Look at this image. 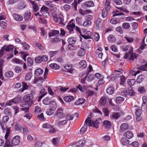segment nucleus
<instances>
[{
	"instance_id": "nucleus-36",
	"label": "nucleus",
	"mask_w": 147,
	"mask_h": 147,
	"mask_svg": "<svg viewBox=\"0 0 147 147\" xmlns=\"http://www.w3.org/2000/svg\"><path fill=\"white\" fill-rule=\"evenodd\" d=\"M108 10L106 8H104L102 9V18H104L107 17Z\"/></svg>"
},
{
	"instance_id": "nucleus-59",
	"label": "nucleus",
	"mask_w": 147,
	"mask_h": 147,
	"mask_svg": "<svg viewBox=\"0 0 147 147\" xmlns=\"http://www.w3.org/2000/svg\"><path fill=\"white\" fill-rule=\"evenodd\" d=\"M7 24L5 22H1L0 23V26L1 27L4 29H6L7 28Z\"/></svg>"
},
{
	"instance_id": "nucleus-33",
	"label": "nucleus",
	"mask_w": 147,
	"mask_h": 147,
	"mask_svg": "<svg viewBox=\"0 0 147 147\" xmlns=\"http://www.w3.org/2000/svg\"><path fill=\"white\" fill-rule=\"evenodd\" d=\"M31 13L29 11L26 12L24 16V18L25 20H28L30 18Z\"/></svg>"
},
{
	"instance_id": "nucleus-3",
	"label": "nucleus",
	"mask_w": 147,
	"mask_h": 147,
	"mask_svg": "<svg viewBox=\"0 0 147 147\" xmlns=\"http://www.w3.org/2000/svg\"><path fill=\"white\" fill-rule=\"evenodd\" d=\"M55 115L56 117L59 119H61L64 118L65 116L63 112V110L62 108H59L57 110Z\"/></svg>"
},
{
	"instance_id": "nucleus-5",
	"label": "nucleus",
	"mask_w": 147,
	"mask_h": 147,
	"mask_svg": "<svg viewBox=\"0 0 147 147\" xmlns=\"http://www.w3.org/2000/svg\"><path fill=\"white\" fill-rule=\"evenodd\" d=\"M76 38L74 37H71L69 38L67 40V42L69 45H68L67 48L70 50H72V49L71 48V45L74 44L76 42Z\"/></svg>"
},
{
	"instance_id": "nucleus-60",
	"label": "nucleus",
	"mask_w": 147,
	"mask_h": 147,
	"mask_svg": "<svg viewBox=\"0 0 147 147\" xmlns=\"http://www.w3.org/2000/svg\"><path fill=\"white\" fill-rule=\"evenodd\" d=\"M66 119L68 121L72 120L73 119V117L71 115L67 114L65 116Z\"/></svg>"
},
{
	"instance_id": "nucleus-46",
	"label": "nucleus",
	"mask_w": 147,
	"mask_h": 147,
	"mask_svg": "<svg viewBox=\"0 0 147 147\" xmlns=\"http://www.w3.org/2000/svg\"><path fill=\"white\" fill-rule=\"evenodd\" d=\"M85 141L84 140H80L76 144V146L78 147H81L84 146L85 143Z\"/></svg>"
},
{
	"instance_id": "nucleus-14",
	"label": "nucleus",
	"mask_w": 147,
	"mask_h": 147,
	"mask_svg": "<svg viewBox=\"0 0 147 147\" xmlns=\"http://www.w3.org/2000/svg\"><path fill=\"white\" fill-rule=\"evenodd\" d=\"M84 6L87 7H93L94 6V3L92 1H88L84 3Z\"/></svg>"
},
{
	"instance_id": "nucleus-26",
	"label": "nucleus",
	"mask_w": 147,
	"mask_h": 147,
	"mask_svg": "<svg viewBox=\"0 0 147 147\" xmlns=\"http://www.w3.org/2000/svg\"><path fill=\"white\" fill-rule=\"evenodd\" d=\"M85 49L81 48L78 53V55L80 57L84 56L86 53Z\"/></svg>"
},
{
	"instance_id": "nucleus-39",
	"label": "nucleus",
	"mask_w": 147,
	"mask_h": 147,
	"mask_svg": "<svg viewBox=\"0 0 147 147\" xmlns=\"http://www.w3.org/2000/svg\"><path fill=\"white\" fill-rule=\"evenodd\" d=\"M145 76L143 75H140L137 78L136 82L138 83H140L142 82L144 80Z\"/></svg>"
},
{
	"instance_id": "nucleus-47",
	"label": "nucleus",
	"mask_w": 147,
	"mask_h": 147,
	"mask_svg": "<svg viewBox=\"0 0 147 147\" xmlns=\"http://www.w3.org/2000/svg\"><path fill=\"white\" fill-rule=\"evenodd\" d=\"M50 109L53 111H55L56 108V104L54 102H52L50 103Z\"/></svg>"
},
{
	"instance_id": "nucleus-43",
	"label": "nucleus",
	"mask_w": 147,
	"mask_h": 147,
	"mask_svg": "<svg viewBox=\"0 0 147 147\" xmlns=\"http://www.w3.org/2000/svg\"><path fill=\"white\" fill-rule=\"evenodd\" d=\"M128 84L131 86H132L136 82V80L134 79L128 80L127 81Z\"/></svg>"
},
{
	"instance_id": "nucleus-2",
	"label": "nucleus",
	"mask_w": 147,
	"mask_h": 147,
	"mask_svg": "<svg viewBox=\"0 0 147 147\" xmlns=\"http://www.w3.org/2000/svg\"><path fill=\"white\" fill-rule=\"evenodd\" d=\"M52 16L53 18L54 21L58 24L62 25H65V24L63 23L64 21V17L63 15L61 14H59L57 16L55 13L52 14Z\"/></svg>"
},
{
	"instance_id": "nucleus-11",
	"label": "nucleus",
	"mask_w": 147,
	"mask_h": 147,
	"mask_svg": "<svg viewBox=\"0 0 147 147\" xmlns=\"http://www.w3.org/2000/svg\"><path fill=\"white\" fill-rule=\"evenodd\" d=\"M13 145H17L20 143V137L19 136H16L13 138L11 140Z\"/></svg>"
},
{
	"instance_id": "nucleus-34",
	"label": "nucleus",
	"mask_w": 147,
	"mask_h": 147,
	"mask_svg": "<svg viewBox=\"0 0 147 147\" xmlns=\"http://www.w3.org/2000/svg\"><path fill=\"white\" fill-rule=\"evenodd\" d=\"M114 89L112 87H109L107 88L106 90L107 93L109 94H112L114 92Z\"/></svg>"
},
{
	"instance_id": "nucleus-6",
	"label": "nucleus",
	"mask_w": 147,
	"mask_h": 147,
	"mask_svg": "<svg viewBox=\"0 0 147 147\" xmlns=\"http://www.w3.org/2000/svg\"><path fill=\"white\" fill-rule=\"evenodd\" d=\"M103 22V21L101 18H98L97 19L96 22V28L97 30H99L102 28Z\"/></svg>"
},
{
	"instance_id": "nucleus-56",
	"label": "nucleus",
	"mask_w": 147,
	"mask_h": 147,
	"mask_svg": "<svg viewBox=\"0 0 147 147\" xmlns=\"http://www.w3.org/2000/svg\"><path fill=\"white\" fill-rule=\"evenodd\" d=\"M126 80L125 77L124 76H121L120 77V84L121 85L123 84L126 81Z\"/></svg>"
},
{
	"instance_id": "nucleus-19",
	"label": "nucleus",
	"mask_w": 147,
	"mask_h": 147,
	"mask_svg": "<svg viewBox=\"0 0 147 147\" xmlns=\"http://www.w3.org/2000/svg\"><path fill=\"white\" fill-rule=\"evenodd\" d=\"M67 122L68 121H67V120L65 119L62 121H60L58 122H56V124L59 126H63L66 124Z\"/></svg>"
},
{
	"instance_id": "nucleus-15",
	"label": "nucleus",
	"mask_w": 147,
	"mask_h": 147,
	"mask_svg": "<svg viewBox=\"0 0 147 147\" xmlns=\"http://www.w3.org/2000/svg\"><path fill=\"white\" fill-rule=\"evenodd\" d=\"M32 6V8L34 11V12H37L39 9L37 3H36L35 2H32L31 3Z\"/></svg>"
},
{
	"instance_id": "nucleus-10",
	"label": "nucleus",
	"mask_w": 147,
	"mask_h": 147,
	"mask_svg": "<svg viewBox=\"0 0 147 147\" xmlns=\"http://www.w3.org/2000/svg\"><path fill=\"white\" fill-rule=\"evenodd\" d=\"M91 33L89 31H85L83 32V34H81V35L83 38L86 39L91 38Z\"/></svg>"
},
{
	"instance_id": "nucleus-51",
	"label": "nucleus",
	"mask_w": 147,
	"mask_h": 147,
	"mask_svg": "<svg viewBox=\"0 0 147 147\" xmlns=\"http://www.w3.org/2000/svg\"><path fill=\"white\" fill-rule=\"evenodd\" d=\"M27 62L28 65L30 66H31L33 65V61L31 58L28 57L27 59Z\"/></svg>"
},
{
	"instance_id": "nucleus-50",
	"label": "nucleus",
	"mask_w": 147,
	"mask_h": 147,
	"mask_svg": "<svg viewBox=\"0 0 147 147\" xmlns=\"http://www.w3.org/2000/svg\"><path fill=\"white\" fill-rule=\"evenodd\" d=\"M113 17L123 15L124 14L122 12L119 13V11L118 10H116L115 11H114L113 13Z\"/></svg>"
},
{
	"instance_id": "nucleus-44",
	"label": "nucleus",
	"mask_w": 147,
	"mask_h": 147,
	"mask_svg": "<svg viewBox=\"0 0 147 147\" xmlns=\"http://www.w3.org/2000/svg\"><path fill=\"white\" fill-rule=\"evenodd\" d=\"M12 61L13 62H15L16 64H22L23 63V62L22 60H20L19 59L14 58L13 59Z\"/></svg>"
},
{
	"instance_id": "nucleus-12",
	"label": "nucleus",
	"mask_w": 147,
	"mask_h": 147,
	"mask_svg": "<svg viewBox=\"0 0 147 147\" xmlns=\"http://www.w3.org/2000/svg\"><path fill=\"white\" fill-rule=\"evenodd\" d=\"M84 125H86L87 127L88 126L93 127V121H92L91 118L89 117L87 118L86 120Z\"/></svg>"
},
{
	"instance_id": "nucleus-27",
	"label": "nucleus",
	"mask_w": 147,
	"mask_h": 147,
	"mask_svg": "<svg viewBox=\"0 0 147 147\" xmlns=\"http://www.w3.org/2000/svg\"><path fill=\"white\" fill-rule=\"evenodd\" d=\"M74 97L72 96H66L64 98V100L67 102H69L74 100Z\"/></svg>"
},
{
	"instance_id": "nucleus-31",
	"label": "nucleus",
	"mask_w": 147,
	"mask_h": 147,
	"mask_svg": "<svg viewBox=\"0 0 147 147\" xmlns=\"http://www.w3.org/2000/svg\"><path fill=\"white\" fill-rule=\"evenodd\" d=\"M103 124L104 127L107 128H110L111 127V124L110 122L107 120L105 121Z\"/></svg>"
},
{
	"instance_id": "nucleus-13",
	"label": "nucleus",
	"mask_w": 147,
	"mask_h": 147,
	"mask_svg": "<svg viewBox=\"0 0 147 147\" xmlns=\"http://www.w3.org/2000/svg\"><path fill=\"white\" fill-rule=\"evenodd\" d=\"M75 24L74 23L70 22L67 25L66 28L70 32H71L73 30V29L75 28Z\"/></svg>"
},
{
	"instance_id": "nucleus-37",
	"label": "nucleus",
	"mask_w": 147,
	"mask_h": 147,
	"mask_svg": "<svg viewBox=\"0 0 147 147\" xmlns=\"http://www.w3.org/2000/svg\"><path fill=\"white\" fill-rule=\"evenodd\" d=\"M32 76V74L30 72L27 73L25 76V79L26 80L28 81L30 80Z\"/></svg>"
},
{
	"instance_id": "nucleus-48",
	"label": "nucleus",
	"mask_w": 147,
	"mask_h": 147,
	"mask_svg": "<svg viewBox=\"0 0 147 147\" xmlns=\"http://www.w3.org/2000/svg\"><path fill=\"white\" fill-rule=\"evenodd\" d=\"M119 22V20L118 18H112L110 21V22L113 24H115Z\"/></svg>"
},
{
	"instance_id": "nucleus-16",
	"label": "nucleus",
	"mask_w": 147,
	"mask_h": 147,
	"mask_svg": "<svg viewBox=\"0 0 147 147\" xmlns=\"http://www.w3.org/2000/svg\"><path fill=\"white\" fill-rule=\"evenodd\" d=\"M59 31L57 30H53L49 33V36L50 37L58 36L59 35Z\"/></svg>"
},
{
	"instance_id": "nucleus-1",
	"label": "nucleus",
	"mask_w": 147,
	"mask_h": 147,
	"mask_svg": "<svg viewBox=\"0 0 147 147\" xmlns=\"http://www.w3.org/2000/svg\"><path fill=\"white\" fill-rule=\"evenodd\" d=\"M33 97L32 95H25L23 98V100L26 103V104H22L20 105L21 107H24L25 105H27V106H29L33 104V101L32 100Z\"/></svg>"
},
{
	"instance_id": "nucleus-41",
	"label": "nucleus",
	"mask_w": 147,
	"mask_h": 147,
	"mask_svg": "<svg viewBox=\"0 0 147 147\" xmlns=\"http://www.w3.org/2000/svg\"><path fill=\"white\" fill-rule=\"evenodd\" d=\"M87 126L84 125V126L81 127L80 129V134L81 135L84 134L87 130Z\"/></svg>"
},
{
	"instance_id": "nucleus-45",
	"label": "nucleus",
	"mask_w": 147,
	"mask_h": 147,
	"mask_svg": "<svg viewBox=\"0 0 147 147\" xmlns=\"http://www.w3.org/2000/svg\"><path fill=\"white\" fill-rule=\"evenodd\" d=\"M120 116L118 113H115L112 114L111 118L112 119H117Z\"/></svg>"
},
{
	"instance_id": "nucleus-42",
	"label": "nucleus",
	"mask_w": 147,
	"mask_h": 147,
	"mask_svg": "<svg viewBox=\"0 0 147 147\" xmlns=\"http://www.w3.org/2000/svg\"><path fill=\"white\" fill-rule=\"evenodd\" d=\"M80 67L83 68H85L87 66L86 62L84 60H82L79 63Z\"/></svg>"
},
{
	"instance_id": "nucleus-21",
	"label": "nucleus",
	"mask_w": 147,
	"mask_h": 147,
	"mask_svg": "<svg viewBox=\"0 0 147 147\" xmlns=\"http://www.w3.org/2000/svg\"><path fill=\"white\" fill-rule=\"evenodd\" d=\"M43 73V70L41 68H38L35 70L34 74L37 76H40L42 75Z\"/></svg>"
},
{
	"instance_id": "nucleus-55",
	"label": "nucleus",
	"mask_w": 147,
	"mask_h": 147,
	"mask_svg": "<svg viewBox=\"0 0 147 147\" xmlns=\"http://www.w3.org/2000/svg\"><path fill=\"white\" fill-rule=\"evenodd\" d=\"M23 133L24 135H27L29 133V131L26 127L25 126L22 127Z\"/></svg>"
},
{
	"instance_id": "nucleus-24",
	"label": "nucleus",
	"mask_w": 147,
	"mask_h": 147,
	"mask_svg": "<svg viewBox=\"0 0 147 147\" xmlns=\"http://www.w3.org/2000/svg\"><path fill=\"white\" fill-rule=\"evenodd\" d=\"M65 68L67 71V72L70 73H72L73 69L71 65H66L64 67Z\"/></svg>"
},
{
	"instance_id": "nucleus-30",
	"label": "nucleus",
	"mask_w": 147,
	"mask_h": 147,
	"mask_svg": "<svg viewBox=\"0 0 147 147\" xmlns=\"http://www.w3.org/2000/svg\"><path fill=\"white\" fill-rule=\"evenodd\" d=\"M124 98L121 96H118L116 98V102L117 104L122 103L124 100Z\"/></svg>"
},
{
	"instance_id": "nucleus-20",
	"label": "nucleus",
	"mask_w": 147,
	"mask_h": 147,
	"mask_svg": "<svg viewBox=\"0 0 147 147\" xmlns=\"http://www.w3.org/2000/svg\"><path fill=\"white\" fill-rule=\"evenodd\" d=\"M13 17L14 19L18 22L21 21L23 20V17L16 14L13 15Z\"/></svg>"
},
{
	"instance_id": "nucleus-25",
	"label": "nucleus",
	"mask_w": 147,
	"mask_h": 147,
	"mask_svg": "<svg viewBox=\"0 0 147 147\" xmlns=\"http://www.w3.org/2000/svg\"><path fill=\"white\" fill-rule=\"evenodd\" d=\"M126 94L127 95H133L135 94L133 90L130 88L127 89L125 91Z\"/></svg>"
},
{
	"instance_id": "nucleus-57",
	"label": "nucleus",
	"mask_w": 147,
	"mask_h": 147,
	"mask_svg": "<svg viewBox=\"0 0 147 147\" xmlns=\"http://www.w3.org/2000/svg\"><path fill=\"white\" fill-rule=\"evenodd\" d=\"M92 23L91 22L88 21L86 20L83 24V25L85 27H88Z\"/></svg>"
},
{
	"instance_id": "nucleus-4",
	"label": "nucleus",
	"mask_w": 147,
	"mask_h": 147,
	"mask_svg": "<svg viewBox=\"0 0 147 147\" xmlns=\"http://www.w3.org/2000/svg\"><path fill=\"white\" fill-rule=\"evenodd\" d=\"M138 57V54L136 53L133 54L131 51L128 53H126L124 55V58L126 59L129 57V60H134L135 59H136Z\"/></svg>"
},
{
	"instance_id": "nucleus-61",
	"label": "nucleus",
	"mask_w": 147,
	"mask_h": 147,
	"mask_svg": "<svg viewBox=\"0 0 147 147\" xmlns=\"http://www.w3.org/2000/svg\"><path fill=\"white\" fill-rule=\"evenodd\" d=\"M68 89V88H66L65 87H63L61 86L59 87V90L61 92H64L66 91Z\"/></svg>"
},
{
	"instance_id": "nucleus-8",
	"label": "nucleus",
	"mask_w": 147,
	"mask_h": 147,
	"mask_svg": "<svg viewBox=\"0 0 147 147\" xmlns=\"http://www.w3.org/2000/svg\"><path fill=\"white\" fill-rule=\"evenodd\" d=\"M20 101V98L19 97H17L13 99L6 103L7 105L10 106L13 104H16Z\"/></svg>"
},
{
	"instance_id": "nucleus-9",
	"label": "nucleus",
	"mask_w": 147,
	"mask_h": 147,
	"mask_svg": "<svg viewBox=\"0 0 147 147\" xmlns=\"http://www.w3.org/2000/svg\"><path fill=\"white\" fill-rule=\"evenodd\" d=\"M102 122V119L100 118L96 119L95 121H93V127L96 128H98L100 124Z\"/></svg>"
},
{
	"instance_id": "nucleus-62",
	"label": "nucleus",
	"mask_w": 147,
	"mask_h": 147,
	"mask_svg": "<svg viewBox=\"0 0 147 147\" xmlns=\"http://www.w3.org/2000/svg\"><path fill=\"white\" fill-rule=\"evenodd\" d=\"M130 25L129 23H124L123 24L122 27L125 29H128L130 27Z\"/></svg>"
},
{
	"instance_id": "nucleus-49",
	"label": "nucleus",
	"mask_w": 147,
	"mask_h": 147,
	"mask_svg": "<svg viewBox=\"0 0 147 147\" xmlns=\"http://www.w3.org/2000/svg\"><path fill=\"white\" fill-rule=\"evenodd\" d=\"M49 66L51 68L54 69H57L59 68V66L55 63L51 64Z\"/></svg>"
},
{
	"instance_id": "nucleus-35",
	"label": "nucleus",
	"mask_w": 147,
	"mask_h": 147,
	"mask_svg": "<svg viewBox=\"0 0 147 147\" xmlns=\"http://www.w3.org/2000/svg\"><path fill=\"white\" fill-rule=\"evenodd\" d=\"M13 76V72L10 71L6 72L5 74V76L7 78L12 77Z\"/></svg>"
},
{
	"instance_id": "nucleus-7",
	"label": "nucleus",
	"mask_w": 147,
	"mask_h": 147,
	"mask_svg": "<svg viewBox=\"0 0 147 147\" xmlns=\"http://www.w3.org/2000/svg\"><path fill=\"white\" fill-rule=\"evenodd\" d=\"M48 10L49 9L48 7L43 6L41 8L40 11L43 16L46 17L49 15V13L48 12Z\"/></svg>"
},
{
	"instance_id": "nucleus-22",
	"label": "nucleus",
	"mask_w": 147,
	"mask_h": 147,
	"mask_svg": "<svg viewBox=\"0 0 147 147\" xmlns=\"http://www.w3.org/2000/svg\"><path fill=\"white\" fill-rule=\"evenodd\" d=\"M121 142L122 144L126 146L129 144V140L125 138L122 137L121 138Z\"/></svg>"
},
{
	"instance_id": "nucleus-58",
	"label": "nucleus",
	"mask_w": 147,
	"mask_h": 147,
	"mask_svg": "<svg viewBox=\"0 0 147 147\" xmlns=\"http://www.w3.org/2000/svg\"><path fill=\"white\" fill-rule=\"evenodd\" d=\"M49 98L48 97L46 98L43 100V103L45 105H48L50 103Z\"/></svg>"
},
{
	"instance_id": "nucleus-53",
	"label": "nucleus",
	"mask_w": 147,
	"mask_h": 147,
	"mask_svg": "<svg viewBox=\"0 0 147 147\" xmlns=\"http://www.w3.org/2000/svg\"><path fill=\"white\" fill-rule=\"evenodd\" d=\"M108 39L111 42H113L115 40V37L112 35H110L108 37Z\"/></svg>"
},
{
	"instance_id": "nucleus-38",
	"label": "nucleus",
	"mask_w": 147,
	"mask_h": 147,
	"mask_svg": "<svg viewBox=\"0 0 147 147\" xmlns=\"http://www.w3.org/2000/svg\"><path fill=\"white\" fill-rule=\"evenodd\" d=\"M5 51H9L13 49V46L12 45H5L4 46Z\"/></svg>"
},
{
	"instance_id": "nucleus-63",
	"label": "nucleus",
	"mask_w": 147,
	"mask_h": 147,
	"mask_svg": "<svg viewBox=\"0 0 147 147\" xmlns=\"http://www.w3.org/2000/svg\"><path fill=\"white\" fill-rule=\"evenodd\" d=\"M58 52V51H51L49 52V55L50 57H52L55 55L57 54Z\"/></svg>"
},
{
	"instance_id": "nucleus-18",
	"label": "nucleus",
	"mask_w": 147,
	"mask_h": 147,
	"mask_svg": "<svg viewBox=\"0 0 147 147\" xmlns=\"http://www.w3.org/2000/svg\"><path fill=\"white\" fill-rule=\"evenodd\" d=\"M123 135L128 139H131L133 136L132 132L129 131L125 132L123 134Z\"/></svg>"
},
{
	"instance_id": "nucleus-40",
	"label": "nucleus",
	"mask_w": 147,
	"mask_h": 147,
	"mask_svg": "<svg viewBox=\"0 0 147 147\" xmlns=\"http://www.w3.org/2000/svg\"><path fill=\"white\" fill-rule=\"evenodd\" d=\"M22 46V48L23 50H27L29 48V46L25 42H23L21 43Z\"/></svg>"
},
{
	"instance_id": "nucleus-28",
	"label": "nucleus",
	"mask_w": 147,
	"mask_h": 147,
	"mask_svg": "<svg viewBox=\"0 0 147 147\" xmlns=\"http://www.w3.org/2000/svg\"><path fill=\"white\" fill-rule=\"evenodd\" d=\"M128 127V125L126 123H123L120 126V129L122 131H124L127 129Z\"/></svg>"
},
{
	"instance_id": "nucleus-17",
	"label": "nucleus",
	"mask_w": 147,
	"mask_h": 147,
	"mask_svg": "<svg viewBox=\"0 0 147 147\" xmlns=\"http://www.w3.org/2000/svg\"><path fill=\"white\" fill-rule=\"evenodd\" d=\"M6 142L4 146V147H12L13 146V144L12 141H10L8 139V138H7Z\"/></svg>"
},
{
	"instance_id": "nucleus-54",
	"label": "nucleus",
	"mask_w": 147,
	"mask_h": 147,
	"mask_svg": "<svg viewBox=\"0 0 147 147\" xmlns=\"http://www.w3.org/2000/svg\"><path fill=\"white\" fill-rule=\"evenodd\" d=\"M52 141L54 145L57 144L59 142V139L58 138H53V139Z\"/></svg>"
},
{
	"instance_id": "nucleus-32",
	"label": "nucleus",
	"mask_w": 147,
	"mask_h": 147,
	"mask_svg": "<svg viewBox=\"0 0 147 147\" xmlns=\"http://www.w3.org/2000/svg\"><path fill=\"white\" fill-rule=\"evenodd\" d=\"M85 100V99L84 98H79L76 102H75V104L76 105H80L83 104Z\"/></svg>"
},
{
	"instance_id": "nucleus-64",
	"label": "nucleus",
	"mask_w": 147,
	"mask_h": 147,
	"mask_svg": "<svg viewBox=\"0 0 147 147\" xmlns=\"http://www.w3.org/2000/svg\"><path fill=\"white\" fill-rule=\"evenodd\" d=\"M79 12L80 14L82 15H86L88 13L87 10H83L82 9H80L79 10Z\"/></svg>"
},
{
	"instance_id": "nucleus-29",
	"label": "nucleus",
	"mask_w": 147,
	"mask_h": 147,
	"mask_svg": "<svg viewBox=\"0 0 147 147\" xmlns=\"http://www.w3.org/2000/svg\"><path fill=\"white\" fill-rule=\"evenodd\" d=\"M85 92L86 95L88 97L92 96L94 94V92L89 90H86Z\"/></svg>"
},
{
	"instance_id": "nucleus-23",
	"label": "nucleus",
	"mask_w": 147,
	"mask_h": 147,
	"mask_svg": "<svg viewBox=\"0 0 147 147\" xmlns=\"http://www.w3.org/2000/svg\"><path fill=\"white\" fill-rule=\"evenodd\" d=\"M107 102V99L106 97L105 96L102 97L100 100V105L102 106L105 105Z\"/></svg>"
},
{
	"instance_id": "nucleus-52",
	"label": "nucleus",
	"mask_w": 147,
	"mask_h": 147,
	"mask_svg": "<svg viewBox=\"0 0 147 147\" xmlns=\"http://www.w3.org/2000/svg\"><path fill=\"white\" fill-rule=\"evenodd\" d=\"M105 8L109 10L111 8L109 0H106L105 4Z\"/></svg>"
}]
</instances>
